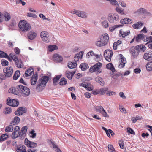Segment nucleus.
Wrapping results in <instances>:
<instances>
[{
	"label": "nucleus",
	"mask_w": 152,
	"mask_h": 152,
	"mask_svg": "<svg viewBox=\"0 0 152 152\" xmlns=\"http://www.w3.org/2000/svg\"><path fill=\"white\" fill-rule=\"evenodd\" d=\"M106 68L108 69L111 70L112 72H114L115 71V69L112 63H109L107 64Z\"/></svg>",
	"instance_id": "obj_26"
},
{
	"label": "nucleus",
	"mask_w": 152,
	"mask_h": 152,
	"mask_svg": "<svg viewBox=\"0 0 152 152\" xmlns=\"http://www.w3.org/2000/svg\"><path fill=\"white\" fill-rule=\"evenodd\" d=\"M53 58L56 62H60L63 60L62 57L58 54H54L53 56Z\"/></svg>",
	"instance_id": "obj_17"
},
{
	"label": "nucleus",
	"mask_w": 152,
	"mask_h": 152,
	"mask_svg": "<svg viewBox=\"0 0 152 152\" xmlns=\"http://www.w3.org/2000/svg\"><path fill=\"white\" fill-rule=\"evenodd\" d=\"M12 110L10 107H6L4 110L3 113L5 114H10L12 111Z\"/></svg>",
	"instance_id": "obj_39"
},
{
	"label": "nucleus",
	"mask_w": 152,
	"mask_h": 152,
	"mask_svg": "<svg viewBox=\"0 0 152 152\" xmlns=\"http://www.w3.org/2000/svg\"><path fill=\"white\" fill-rule=\"evenodd\" d=\"M20 118L18 116L15 117L13 120L11 122V124L13 125H17L20 121Z\"/></svg>",
	"instance_id": "obj_25"
},
{
	"label": "nucleus",
	"mask_w": 152,
	"mask_h": 152,
	"mask_svg": "<svg viewBox=\"0 0 152 152\" xmlns=\"http://www.w3.org/2000/svg\"><path fill=\"white\" fill-rule=\"evenodd\" d=\"M9 92L10 93H12L14 94L18 95L20 93V89L19 88V85L16 87H11L9 90Z\"/></svg>",
	"instance_id": "obj_10"
},
{
	"label": "nucleus",
	"mask_w": 152,
	"mask_h": 152,
	"mask_svg": "<svg viewBox=\"0 0 152 152\" xmlns=\"http://www.w3.org/2000/svg\"><path fill=\"white\" fill-rule=\"evenodd\" d=\"M49 77L47 75L43 76L37 81L36 90L38 92L42 91L46 85L49 80Z\"/></svg>",
	"instance_id": "obj_1"
},
{
	"label": "nucleus",
	"mask_w": 152,
	"mask_h": 152,
	"mask_svg": "<svg viewBox=\"0 0 152 152\" xmlns=\"http://www.w3.org/2000/svg\"><path fill=\"white\" fill-rule=\"evenodd\" d=\"M25 71L31 75L32 74V73L34 72V69L33 68H29V69Z\"/></svg>",
	"instance_id": "obj_58"
},
{
	"label": "nucleus",
	"mask_w": 152,
	"mask_h": 152,
	"mask_svg": "<svg viewBox=\"0 0 152 152\" xmlns=\"http://www.w3.org/2000/svg\"><path fill=\"white\" fill-rule=\"evenodd\" d=\"M67 83V81L66 79L64 77H63L60 79L59 84L61 85L64 86L66 85Z\"/></svg>",
	"instance_id": "obj_43"
},
{
	"label": "nucleus",
	"mask_w": 152,
	"mask_h": 152,
	"mask_svg": "<svg viewBox=\"0 0 152 152\" xmlns=\"http://www.w3.org/2000/svg\"><path fill=\"white\" fill-rule=\"evenodd\" d=\"M137 42H139L141 39L144 41H147L148 42L146 44H148V47L152 49V39H136Z\"/></svg>",
	"instance_id": "obj_14"
},
{
	"label": "nucleus",
	"mask_w": 152,
	"mask_h": 152,
	"mask_svg": "<svg viewBox=\"0 0 152 152\" xmlns=\"http://www.w3.org/2000/svg\"><path fill=\"white\" fill-rule=\"evenodd\" d=\"M13 124H11L10 123V124L9 126H7L5 129V131L6 132H9L13 131Z\"/></svg>",
	"instance_id": "obj_28"
},
{
	"label": "nucleus",
	"mask_w": 152,
	"mask_h": 152,
	"mask_svg": "<svg viewBox=\"0 0 152 152\" xmlns=\"http://www.w3.org/2000/svg\"><path fill=\"white\" fill-rule=\"evenodd\" d=\"M147 69L149 71L152 70V61L148 63L146 65Z\"/></svg>",
	"instance_id": "obj_44"
},
{
	"label": "nucleus",
	"mask_w": 152,
	"mask_h": 152,
	"mask_svg": "<svg viewBox=\"0 0 152 152\" xmlns=\"http://www.w3.org/2000/svg\"><path fill=\"white\" fill-rule=\"evenodd\" d=\"M122 42L121 40H118L116 42L114 43L113 45V49L114 50H116L117 49V46L118 45L121 44Z\"/></svg>",
	"instance_id": "obj_45"
},
{
	"label": "nucleus",
	"mask_w": 152,
	"mask_h": 152,
	"mask_svg": "<svg viewBox=\"0 0 152 152\" xmlns=\"http://www.w3.org/2000/svg\"><path fill=\"white\" fill-rule=\"evenodd\" d=\"M76 72V71H73L72 72H70L69 71H66L65 72V74L69 80H71L74 74Z\"/></svg>",
	"instance_id": "obj_21"
},
{
	"label": "nucleus",
	"mask_w": 152,
	"mask_h": 152,
	"mask_svg": "<svg viewBox=\"0 0 152 152\" xmlns=\"http://www.w3.org/2000/svg\"><path fill=\"white\" fill-rule=\"evenodd\" d=\"M25 148V146L20 145L17 146L16 150L18 152H26Z\"/></svg>",
	"instance_id": "obj_24"
},
{
	"label": "nucleus",
	"mask_w": 152,
	"mask_h": 152,
	"mask_svg": "<svg viewBox=\"0 0 152 152\" xmlns=\"http://www.w3.org/2000/svg\"><path fill=\"white\" fill-rule=\"evenodd\" d=\"M15 64L16 67L19 68H22L24 65L21 59L17 61L15 63Z\"/></svg>",
	"instance_id": "obj_35"
},
{
	"label": "nucleus",
	"mask_w": 152,
	"mask_h": 152,
	"mask_svg": "<svg viewBox=\"0 0 152 152\" xmlns=\"http://www.w3.org/2000/svg\"><path fill=\"white\" fill-rule=\"evenodd\" d=\"M137 50L139 53H142L146 50V48L145 45H140L136 46Z\"/></svg>",
	"instance_id": "obj_19"
},
{
	"label": "nucleus",
	"mask_w": 152,
	"mask_h": 152,
	"mask_svg": "<svg viewBox=\"0 0 152 152\" xmlns=\"http://www.w3.org/2000/svg\"><path fill=\"white\" fill-rule=\"evenodd\" d=\"M40 37L41 38H48L49 37V34L48 32L43 31L41 32Z\"/></svg>",
	"instance_id": "obj_30"
},
{
	"label": "nucleus",
	"mask_w": 152,
	"mask_h": 152,
	"mask_svg": "<svg viewBox=\"0 0 152 152\" xmlns=\"http://www.w3.org/2000/svg\"><path fill=\"white\" fill-rule=\"evenodd\" d=\"M121 62L119 64V67L120 68H122L124 66L125 64L126 63V61L125 58H121Z\"/></svg>",
	"instance_id": "obj_31"
},
{
	"label": "nucleus",
	"mask_w": 152,
	"mask_h": 152,
	"mask_svg": "<svg viewBox=\"0 0 152 152\" xmlns=\"http://www.w3.org/2000/svg\"><path fill=\"white\" fill-rule=\"evenodd\" d=\"M20 75V72L19 71L17 70L16 71L14 74L13 78L14 80H16L19 77Z\"/></svg>",
	"instance_id": "obj_41"
},
{
	"label": "nucleus",
	"mask_w": 152,
	"mask_h": 152,
	"mask_svg": "<svg viewBox=\"0 0 152 152\" xmlns=\"http://www.w3.org/2000/svg\"><path fill=\"white\" fill-rule=\"evenodd\" d=\"M143 58L146 60H150L152 59V51L149 50L146 52L143 56Z\"/></svg>",
	"instance_id": "obj_12"
},
{
	"label": "nucleus",
	"mask_w": 152,
	"mask_h": 152,
	"mask_svg": "<svg viewBox=\"0 0 152 152\" xmlns=\"http://www.w3.org/2000/svg\"><path fill=\"white\" fill-rule=\"evenodd\" d=\"M9 98V100L8 99L7 100V105L14 107H17L18 106L19 102L18 101L15 99L11 100L10 98Z\"/></svg>",
	"instance_id": "obj_8"
},
{
	"label": "nucleus",
	"mask_w": 152,
	"mask_h": 152,
	"mask_svg": "<svg viewBox=\"0 0 152 152\" xmlns=\"http://www.w3.org/2000/svg\"><path fill=\"white\" fill-rule=\"evenodd\" d=\"M144 23L141 22H138L137 23L133 24L132 25L133 27L135 29H138L140 28L141 26L143 25Z\"/></svg>",
	"instance_id": "obj_29"
},
{
	"label": "nucleus",
	"mask_w": 152,
	"mask_h": 152,
	"mask_svg": "<svg viewBox=\"0 0 152 152\" xmlns=\"http://www.w3.org/2000/svg\"><path fill=\"white\" fill-rule=\"evenodd\" d=\"M132 22V20L128 18L121 19L120 21V23L122 24H130Z\"/></svg>",
	"instance_id": "obj_15"
},
{
	"label": "nucleus",
	"mask_w": 152,
	"mask_h": 152,
	"mask_svg": "<svg viewBox=\"0 0 152 152\" xmlns=\"http://www.w3.org/2000/svg\"><path fill=\"white\" fill-rule=\"evenodd\" d=\"M34 130H32L30 132V134H31V137L32 138H34L35 137L36 135V134L34 133Z\"/></svg>",
	"instance_id": "obj_61"
},
{
	"label": "nucleus",
	"mask_w": 152,
	"mask_h": 152,
	"mask_svg": "<svg viewBox=\"0 0 152 152\" xmlns=\"http://www.w3.org/2000/svg\"><path fill=\"white\" fill-rule=\"evenodd\" d=\"M75 14L77 16L83 18L86 17V13L84 12L78 10H75Z\"/></svg>",
	"instance_id": "obj_18"
},
{
	"label": "nucleus",
	"mask_w": 152,
	"mask_h": 152,
	"mask_svg": "<svg viewBox=\"0 0 152 152\" xmlns=\"http://www.w3.org/2000/svg\"><path fill=\"white\" fill-rule=\"evenodd\" d=\"M48 50L49 51L52 52L55 50L58 49V47L55 45H49L48 47Z\"/></svg>",
	"instance_id": "obj_42"
},
{
	"label": "nucleus",
	"mask_w": 152,
	"mask_h": 152,
	"mask_svg": "<svg viewBox=\"0 0 152 152\" xmlns=\"http://www.w3.org/2000/svg\"><path fill=\"white\" fill-rule=\"evenodd\" d=\"M18 27L20 29V31L22 32L28 31L31 29V26L30 24L23 20H21L19 22Z\"/></svg>",
	"instance_id": "obj_3"
},
{
	"label": "nucleus",
	"mask_w": 152,
	"mask_h": 152,
	"mask_svg": "<svg viewBox=\"0 0 152 152\" xmlns=\"http://www.w3.org/2000/svg\"><path fill=\"white\" fill-rule=\"evenodd\" d=\"M27 129V127L26 126H24L22 128L21 130H20V133H21V137H25Z\"/></svg>",
	"instance_id": "obj_23"
},
{
	"label": "nucleus",
	"mask_w": 152,
	"mask_h": 152,
	"mask_svg": "<svg viewBox=\"0 0 152 152\" xmlns=\"http://www.w3.org/2000/svg\"><path fill=\"white\" fill-rule=\"evenodd\" d=\"M95 109L97 112L100 113L104 110L103 108L101 106H97L95 107Z\"/></svg>",
	"instance_id": "obj_48"
},
{
	"label": "nucleus",
	"mask_w": 152,
	"mask_h": 152,
	"mask_svg": "<svg viewBox=\"0 0 152 152\" xmlns=\"http://www.w3.org/2000/svg\"><path fill=\"white\" fill-rule=\"evenodd\" d=\"M108 150L111 152H115L116 151L113 145H108Z\"/></svg>",
	"instance_id": "obj_50"
},
{
	"label": "nucleus",
	"mask_w": 152,
	"mask_h": 152,
	"mask_svg": "<svg viewBox=\"0 0 152 152\" xmlns=\"http://www.w3.org/2000/svg\"><path fill=\"white\" fill-rule=\"evenodd\" d=\"M99 89H96L95 90L93 91L91 93L94 95H97L98 94H99Z\"/></svg>",
	"instance_id": "obj_60"
},
{
	"label": "nucleus",
	"mask_w": 152,
	"mask_h": 152,
	"mask_svg": "<svg viewBox=\"0 0 152 152\" xmlns=\"http://www.w3.org/2000/svg\"><path fill=\"white\" fill-rule=\"evenodd\" d=\"M130 34V31H124L122 29L119 30V36L120 37H125Z\"/></svg>",
	"instance_id": "obj_20"
},
{
	"label": "nucleus",
	"mask_w": 152,
	"mask_h": 152,
	"mask_svg": "<svg viewBox=\"0 0 152 152\" xmlns=\"http://www.w3.org/2000/svg\"><path fill=\"white\" fill-rule=\"evenodd\" d=\"M137 48L136 46L135 47L133 46L130 48L129 50L130 53L132 54V56L134 58L137 57L139 53L138 51V50H137Z\"/></svg>",
	"instance_id": "obj_11"
},
{
	"label": "nucleus",
	"mask_w": 152,
	"mask_h": 152,
	"mask_svg": "<svg viewBox=\"0 0 152 152\" xmlns=\"http://www.w3.org/2000/svg\"><path fill=\"white\" fill-rule=\"evenodd\" d=\"M9 134L7 133H5L2 134L0 137V141H3L5 140L8 137Z\"/></svg>",
	"instance_id": "obj_38"
},
{
	"label": "nucleus",
	"mask_w": 152,
	"mask_h": 152,
	"mask_svg": "<svg viewBox=\"0 0 152 152\" xmlns=\"http://www.w3.org/2000/svg\"><path fill=\"white\" fill-rule=\"evenodd\" d=\"M77 65V62H69L68 63V66L70 69H72L75 68Z\"/></svg>",
	"instance_id": "obj_36"
},
{
	"label": "nucleus",
	"mask_w": 152,
	"mask_h": 152,
	"mask_svg": "<svg viewBox=\"0 0 152 152\" xmlns=\"http://www.w3.org/2000/svg\"><path fill=\"white\" fill-rule=\"evenodd\" d=\"M12 137L13 139H15L18 137H21V133L20 132V128L18 126H16L14 129L13 132L12 134Z\"/></svg>",
	"instance_id": "obj_6"
},
{
	"label": "nucleus",
	"mask_w": 152,
	"mask_h": 152,
	"mask_svg": "<svg viewBox=\"0 0 152 152\" xmlns=\"http://www.w3.org/2000/svg\"><path fill=\"white\" fill-rule=\"evenodd\" d=\"M145 10L143 8H140L137 11V12L139 13H144L145 12Z\"/></svg>",
	"instance_id": "obj_53"
},
{
	"label": "nucleus",
	"mask_w": 152,
	"mask_h": 152,
	"mask_svg": "<svg viewBox=\"0 0 152 152\" xmlns=\"http://www.w3.org/2000/svg\"><path fill=\"white\" fill-rule=\"evenodd\" d=\"M102 128L103 130L105 131L108 137L109 138H110L111 137L110 136L108 133L109 129L108 130L107 129L103 126H102Z\"/></svg>",
	"instance_id": "obj_59"
},
{
	"label": "nucleus",
	"mask_w": 152,
	"mask_h": 152,
	"mask_svg": "<svg viewBox=\"0 0 152 152\" xmlns=\"http://www.w3.org/2000/svg\"><path fill=\"white\" fill-rule=\"evenodd\" d=\"M107 1H109L111 4L112 5L118 6H119V4L118 2L116 0H106Z\"/></svg>",
	"instance_id": "obj_47"
},
{
	"label": "nucleus",
	"mask_w": 152,
	"mask_h": 152,
	"mask_svg": "<svg viewBox=\"0 0 152 152\" xmlns=\"http://www.w3.org/2000/svg\"><path fill=\"white\" fill-rule=\"evenodd\" d=\"M79 67L83 71H84L89 68L88 65L85 63H81Z\"/></svg>",
	"instance_id": "obj_27"
},
{
	"label": "nucleus",
	"mask_w": 152,
	"mask_h": 152,
	"mask_svg": "<svg viewBox=\"0 0 152 152\" xmlns=\"http://www.w3.org/2000/svg\"><path fill=\"white\" fill-rule=\"evenodd\" d=\"M116 11L118 13L122 15H125V13L124 11V9L121 8L117 7L115 9Z\"/></svg>",
	"instance_id": "obj_37"
},
{
	"label": "nucleus",
	"mask_w": 152,
	"mask_h": 152,
	"mask_svg": "<svg viewBox=\"0 0 152 152\" xmlns=\"http://www.w3.org/2000/svg\"><path fill=\"white\" fill-rule=\"evenodd\" d=\"M38 79V74L37 72L33 75L31 80V83L32 85H34L37 83Z\"/></svg>",
	"instance_id": "obj_16"
},
{
	"label": "nucleus",
	"mask_w": 152,
	"mask_h": 152,
	"mask_svg": "<svg viewBox=\"0 0 152 152\" xmlns=\"http://www.w3.org/2000/svg\"><path fill=\"white\" fill-rule=\"evenodd\" d=\"M102 26L104 28L108 27L109 25L108 22L106 20H104L102 22Z\"/></svg>",
	"instance_id": "obj_52"
},
{
	"label": "nucleus",
	"mask_w": 152,
	"mask_h": 152,
	"mask_svg": "<svg viewBox=\"0 0 152 152\" xmlns=\"http://www.w3.org/2000/svg\"><path fill=\"white\" fill-rule=\"evenodd\" d=\"M25 143L27 147L31 148L36 147L37 145V143L30 141L27 138L25 140Z\"/></svg>",
	"instance_id": "obj_9"
},
{
	"label": "nucleus",
	"mask_w": 152,
	"mask_h": 152,
	"mask_svg": "<svg viewBox=\"0 0 152 152\" xmlns=\"http://www.w3.org/2000/svg\"><path fill=\"white\" fill-rule=\"evenodd\" d=\"M123 25H116L110 26L109 28V30L110 32H113L115 29L120 27H122Z\"/></svg>",
	"instance_id": "obj_34"
},
{
	"label": "nucleus",
	"mask_w": 152,
	"mask_h": 152,
	"mask_svg": "<svg viewBox=\"0 0 152 152\" xmlns=\"http://www.w3.org/2000/svg\"><path fill=\"white\" fill-rule=\"evenodd\" d=\"M96 81L99 83H101L102 85H104L103 81V79L100 77H98L95 78Z\"/></svg>",
	"instance_id": "obj_49"
},
{
	"label": "nucleus",
	"mask_w": 152,
	"mask_h": 152,
	"mask_svg": "<svg viewBox=\"0 0 152 152\" xmlns=\"http://www.w3.org/2000/svg\"><path fill=\"white\" fill-rule=\"evenodd\" d=\"M102 114L103 116L105 117H108V115L106 113V112L105 111L104 109L102 111V112L101 113Z\"/></svg>",
	"instance_id": "obj_64"
},
{
	"label": "nucleus",
	"mask_w": 152,
	"mask_h": 152,
	"mask_svg": "<svg viewBox=\"0 0 152 152\" xmlns=\"http://www.w3.org/2000/svg\"><path fill=\"white\" fill-rule=\"evenodd\" d=\"M107 19L111 23H114L118 20L119 17L117 14L113 15L109 14L107 17Z\"/></svg>",
	"instance_id": "obj_5"
},
{
	"label": "nucleus",
	"mask_w": 152,
	"mask_h": 152,
	"mask_svg": "<svg viewBox=\"0 0 152 152\" xmlns=\"http://www.w3.org/2000/svg\"><path fill=\"white\" fill-rule=\"evenodd\" d=\"M113 54V51L110 50H106L104 54V56L112 57Z\"/></svg>",
	"instance_id": "obj_32"
},
{
	"label": "nucleus",
	"mask_w": 152,
	"mask_h": 152,
	"mask_svg": "<svg viewBox=\"0 0 152 152\" xmlns=\"http://www.w3.org/2000/svg\"><path fill=\"white\" fill-rule=\"evenodd\" d=\"M106 94L109 96L111 95H115L116 94V93L113 91H109L107 92Z\"/></svg>",
	"instance_id": "obj_55"
},
{
	"label": "nucleus",
	"mask_w": 152,
	"mask_h": 152,
	"mask_svg": "<svg viewBox=\"0 0 152 152\" xmlns=\"http://www.w3.org/2000/svg\"><path fill=\"white\" fill-rule=\"evenodd\" d=\"M28 38H35L37 36V33L34 31H31L28 34Z\"/></svg>",
	"instance_id": "obj_22"
},
{
	"label": "nucleus",
	"mask_w": 152,
	"mask_h": 152,
	"mask_svg": "<svg viewBox=\"0 0 152 152\" xmlns=\"http://www.w3.org/2000/svg\"><path fill=\"white\" fill-rule=\"evenodd\" d=\"M3 15L5 17V20L6 21H8L11 19V15L9 13L4 12Z\"/></svg>",
	"instance_id": "obj_33"
},
{
	"label": "nucleus",
	"mask_w": 152,
	"mask_h": 152,
	"mask_svg": "<svg viewBox=\"0 0 152 152\" xmlns=\"http://www.w3.org/2000/svg\"><path fill=\"white\" fill-rule=\"evenodd\" d=\"M102 66V64L100 62H98L94 65L93 66L94 68V69H95V71H96L99 69Z\"/></svg>",
	"instance_id": "obj_46"
},
{
	"label": "nucleus",
	"mask_w": 152,
	"mask_h": 152,
	"mask_svg": "<svg viewBox=\"0 0 152 152\" xmlns=\"http://www.w3.org/2000/svg\"><path fill=\"white\" fill-rule=\"evenodd\" d=\"M19 88L20 89V93L23 96L26 97L30 95V90L27 87L24 86L22 85H19Z\"/></svg>",
	"instance_id": "obj_4"
},
{
	"label": "nucleus",
	"mask_w": 152,
	"mask_h": 152,
	"mask_svg": "<svg viewBox=\"0 0 152 152\" xmlns=\"http://www.w3.org/2000/svg\"><path fill=\"white\" fill-rule=\"evenodd\" d=\"M99 95H102L105 94L106 92L108 90V88H104L99 89Z\"/></svg>",
	"instance_id": "obj_40"
},
{
	"label": "nucleus",
	"mask_w": 152,
	"mask_h": 152,
	"mask_svg": "<svg viewBox=\"0 0 152 152\" xmlns=\"http://www.w3.org/2000/svg\"><path fill=\"white\" fill-rule=\"evenodd\" d=\"M27 16L29 17H33L35 18H37V16L35 14L31 13H27Z\"/></svg>",
	"instance_id": "obj_56"
},
{
	"label": "nucleus",
	"mask_w": 152,
	"mask_h": 152,
	"mask_svg": "<svg viewBox=\"0 0 152 152\" xmlns=\"http://www.w3.org/2000/svg\"><path fill=\"white\" fill-rule=\"evenodd\" d=\"M3 72L4 75H0V82H1L2 80H5L7 77L12 76L13 73L12 67L10 66L5 68L3 69Z\"/></svg>",
	"instance_id": "obj_2"
},
{
	"label": "nucleus",
	"mask_w": 152,
	"mask_h": 152,
	"mask_svg": "<svg viewBox=\"0 0 152 152\" xmlns=\"http://www.w3.org/2000/svg\"><path fill=\"white\" fill-rule=\"evenodd\" d=\"M2 65L3 66H5L8 65V62L4 59H3L1 61Z\"/></svg>",
	"instance_id": "obj_51"
},
{
	"label": "nucleus",
	"mask_w": 152,
	"mask_h": 152,
	"mask_svg": "<svg viewBox=\"0 0 152 152\" xmlns=\"http://www.w3.org/2000/svg\"><path fill=\"white\" fill-rule=\"evenodd\" d=\"M8 55L5 53L3 51H0V57L1 58L5 57L6 58V56Z\"/></svg>",
	"instance_id": "obj_54"
},
{
	"label": "nucleus",
	"mask_w": 152,
	"mask_h": 152,
	"mask_svg": "<svg viewBox=\"0 0 152 152\" xmlns=\"http://www.w3.org/2000/svg\"><path fill=\"white\" fill-rule=\"evenodd\" d=\"M127 132L130 133L131 134H135V132L134 131V130L130 128H127Z\"/></svg>",
	"instance_id": "obj_57"
},
{
	"label": "nucleus",
	"mask_w": 152,
	"mask_h": 152,
	"mask_svg": "<svg viewBox=\"0 0 152 152\" xmlns=\"http://www.w3.org/2000/svg\"><path fill=\"white\" fill-rule=\"evenodd\" d=\"M109 39H98L96 43V45L98 46L101 47L106 45Z\"/></svg>",
	"instance_id": "obj_7"
},
{
	"label": "nucleus",
	"mask_w": 152,
	"mask_h": 152,
	"mask_svg": "<svg viewBox=\"0 0 152 152\" xmlns=\"http://www.w3.org/2000/svg\"><path fill=\"white\" fill-rule=\"evenodd\" d=\"M119 109L121 112L125 114L126 113V111L125 109L121 106H119Z\"/></svg>",
	"instance_id": "obj_63"
},
{
	"label": "nucleus",
	"mask_w": 152,
	"mask_h": 152,
	"mask_svg": "<svg viewBox=\"0 0 152 152\" xmlns=\"http://www.w3.org/2000/svg\"><path fill=\"white\" fill-rule=\"evenodd\" d=\"M25 107H23L18 108L14 113L15 115L17 116L22 115L23 113H25Z\"/></svg>",
	"instance_id": "obj_13"
},
{
	"label": "nucleus",
	"mask_w": 152,
	"mask_h": 152,
	"mask_svg": "<svg viewBox=\"0 0 152 152\" xmlns=\"http://www.w3.org/2000/svg\"><path fill=\"white\" fill-rule=\"evenodd\" d=\"M118 143L121 148V149H123L124 147V143L123 140H120Z\"/></svg>",
	"instance_id": "obj_62"
}]
</instances>
